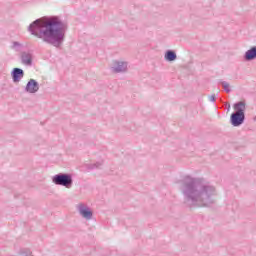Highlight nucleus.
I'll return each mask as SVG.
<instances>
[{
    "label": "nucleus",
    "instance_id": "nucleus-1",
    "mask_svg": "<svg viewBox=\"0 0 256 256\" xmlns=\"http://www.w3.org/2000/svg\"><path fill=\"white\" fill-rule=\"evenodd\" d=\"M184 201L190 207H209L215 203L217 190L203 179L184 175L176 181Z\"/></svg>",
    "mask_w": 256,
    "mask_h": 256
},
{
    "label": "nucleus",
    "instance_id": "nucleus-2",
    "mask_svg": "<svg viewBox=\"0 0 256 256\" xmlns=\"http://www.w3.org/2000/svg\"><path fill=\"white\" fill-rule=\"evenodd\" d=\"M68 29L67 22L57 16L36 19L28 27L31 35L48 45H52V47H56V49H59L65 43V35H67Z\"/></svg>",
    "mask_w": 256,
    "mask_h": 256
},
{
    "label": "nucleus",
    "instance_id": "nucleus-3",
    "mask_svg": "<svg viewBox=\"0 0 256 256\" xmlns=\"http://www.w3.org/2000/svg\"><path fill=\"white\" fill-rule=\"evenodd\" d=\"M52 183L65 187L66 189H71L73 187V176L67 173H59L52 177Z\"/></svg>",
    "mask_w": 256,
    "mask_h": 256
},
{
    "label": "nucleus",
    "instance_id": "nucleus-4",
    "mask_svg": "<svg viewBox=\"0 0 256 256\" xmlns=\"http://www.w3.org/2000/svg\"><path fill=\"white\" fill-rule=\"evenodd\" d=\"M77 211L83 219H86V221H91V219H93V211H91V208H89L85 203L78 204Z\"/></svg>",
    "mask_w": 256,
    "mask_h": 256
},
{
    "label": "nucleus",
    "instance_id": "nucleus-5",
    "mask_svg": "<svg viewBox=\"0 0 256 256\" xmlns=\"http://www.w3.org/2000/svg\"><path fill=\"white\" fill-rule=\"evenodd\" d=\"M20 61L25 67L33 66V53L31 51H22L20 53Z\"/></svg>",
    "mask_w": 256,
    "mask_h": 256
},
{
    "label": "nucleus",
    "instance_id": "nucleus-6",
    "mask_svg": "<svg viewBox=\"0 0 256 256\" xmlns=\"http://www.w3.org/2000/svg\"><path fill=\"white\" fill-rule=\"evenodd\" d=\"M127 67V62L115 60L111 67V71L112 73H125L127 71Z\"/></svg>",
    "mask_w": 256,
    "mask_h": 256
},
{
    "label": "nucleus",
    "instance_id": "nucleus-7",
    "mask_svg": "<svg viewBox=\"0 0 256 256\" xmlns=\"http://www.w3.org/2000/svg\"><path fill=\"white\" fill-rule=\"evenodd\" d=\"M233 109L235 111V112H233V114L242 115L245 117V111H247V104L245 103V101L236 102L233 105Z\"/></svg>",
    "mask_w": 256,
    "mask_h": 256
},
{
    "label": "nucleus",
    "instance_id": "nucleus-8",
    "mask_svg": "<svg viewBox=\"0 0 256 256\" xmlns=\"http://www.w3.org/2000/svg\"><path fill=\"white\" fill-rule=\"evenodd\" d=\"M230 123L233 127H241V125L245 123V116L232 113L230 116Z\"/></svg>",
    "mask_w": 256,
    "mask_h": 256
},
{
    "label": "nucleus",
    "instance_id": "nucleus-9",
    "mask_svg": "<svg viewBox=\"0 0 256 256\" xmlns=\"http://www.w3.org/2000/svg\"><path fill=\"white\" fill-rule=\"evenodd\" d=\"M13 83H19L25 77V71L21 68H14L11 72Z\"/></svg>",
    "mask_w": 256,
    "mask_h": 256
},
{
    "label": "nucleus",
    "instance_id": "nucleus-10",
    "mask_svg": "<svg viewBox=\"0 0 256 256\" xmlns=\"http://www.w3.org/2000/svg\"><path fill=\"white\" fill-rule=\"evenodd\" d=\"M26 93H37L39 91V82L35 79H30L25 87Z\"/></svg>",
    "mask_w": 256,
    "mask_h": 256
},
{
    "label": "nucleus",
    "instance_id": "nucleus-11",
    "mask_svg": "<svg viewBox=\"0 0 256 256\" xmlns=\"http://www.w3.org/2000/svg\"><path fill=\"white\" fill-rule=\"evenodd\" d=\"M256 59V46L251 47L244 54V61H254Z\"/></svg>",
    "mask_w": 256,
    "mask_h": 256
},
{
    "label": "nucleus",
    "instance_id": "nucleus-12",
    "mask_svg": "<svg viewBox=\"0 0 256 256\" xmlns=\"http://www.w3.org/2000/svg\"><path fill=\"white\" fill-rule=\"evenodd\" d=\"M164 57L166 61H175V59H177V54L173 50H167Z\"/></svg>",
    "mask_w": 256,
    "mask_h": 256
},
{
    "label": "nucleus",
    "instance_id": "nucleus-13",
    "mask_svg": "<svg viewBox=\"0 0 256 256\" xmlns=\"http://www.w3.org/2000/svg\"><path fill=\"white\" fill-rule=\"evenodd\" d=\"M23 48H24V46H23V44L20 43V42L15 41V42H13V44H12V49H13L14 51H16V53H23Z\"/></svg>",
    "mask_w": 256,
    "mask_h": 256
},
{
    "label": "nucleus",
    "instance_id": "nucleus-14",
    "mask_svg": "<svg viewBox=\"0 0 256 256\" xmlns=\"http://www.w3.org/2000/svg\"><path fill=\"white\" fill-rule=\"evenodd\" d=\"M222 86H223V89L224 91H226V93H231V86L229 85L228 82H222Z\"/></svg>",
    "mask_w": 256,
    "mask_h": 256
},
{
    "label": "nucleus",
    "instance_id": "nucleus-15",
    "mask_svg": "<svg viewBox=\"0 0 256 256\" xmlns=\"http://www.w3.org/2000/svg\"><path fill=\"white\" fill-rule=\"evenodd\" d=\"M101 165H103V162H96V163L90 165V169H99V167H101Z\"/></svg>",
    "mask_w": 256,
    "mask_h": 256
},
{
    "label": "nucleus",
    "instance_id": "nucleus-16",
    "mask_svg": "<svg viewBox=\"0 0 256 256\" xmlns=\"http://www.w3.org/2000/svg\"><path fill=\"white\" fill-rule=\"evenodd\" d=\"M209 101H211L212 103H215V94H212L209 96Z\"/></svg>",
    "mask_w": 256,
    "mask_h": 256
},
{
    "label": "nucleus",
    "instance_id": "nucleus-17",
    "mask_svg": "<svg viewBox=\"0 0 256 256\" xmlns=\"http://www.w3.org/2000/svg\"><path fill=\"white\" fill-rule=\"evenodd\" d=\"M229 109H231V106L228 107V111H229Z\"/></svg>",
    "mask_w": 256,
    "mask_h": 256
}]
</instances>
